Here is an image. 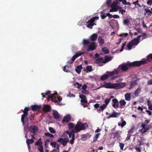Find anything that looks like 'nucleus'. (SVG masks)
<instances>
[{"label":"nucleus","mask_w":152,"mask_h":152,"mask_svg":"<svg viewBox=\"0 0 152 152\" xmlns=\"http://www.w3.org/2000/svg\"><path fill=\"white\" fill-rule=\"evenodd\" d=\"M126 86L125 83L121 82L119 83H111L104 82L103 84L97 89L100 88L104 87L107 88H113L115 89H120Z\"/></svg>","instance_id":"1"},{"label":"nucleus","mask_w":152,"mask_h":152,"mask_svg":"<svg viewBox=\"0 0 152 152\" xmlns=\"http://www.w3.org/2000/svg\"><path fill=\"white\" fill-rule=\"evenodd\" d=\"M88 126V125L86 123H82L81 120H80L77 122L76 125L72 129V132L74 133H77L81 130L86 129Z\"/></svg>","instance_id":"2"},{"label":"nucleus","mask_w":152,"mask_h":152,"mask_svg":"<svg viewBox=\"0 0 152 152\" xmlns=\"http://www.w3.org/2000/svg\"><path fill=\"white\" fill-rule=\"evenodd\" d=\"M141 36L143 37L144 38H146V34H143L142 36L141 35H139L137 38L133 39L127 44V48H126V49L130 50L132 48H134L139 43L140 38Z\"/></svg>","instance_id":"3"},{"label":"nucleus","mask_w":152,"mask_h":152,"mask_svg":"<svg viewBox=\"0 0 152 152\" xmlns=\"http://www.w3.org/2000/svg\"><path fill=\"white\" fill-rule=\"evenodd\" d=\"M51 99L53 102L56 103L57 104H61V101L62 100V97L59 96L57 93H55L54 94H52L51 95H49L48 98V100H49Z\"/></svg>","instance_id":"4"},{"label":"nucleus","mask_w":152,"mask_h":152,"mask_svg":"<svg viewBox=\"0 0 152 152\" xmlns=\"http://www.w3.org/2000/svg\"><path fill=\"white\" fill-rule=\"evenodd\" d=\"M129 63V62H127L126 63L121 64L118 66L116 69L118 74L121 72L126 71L130 67L128 64Z\"/></svg>","instance_id":"5"},{"label":"nucleus","mask_w":152,"mask_h":152,"mask_svg":"<svg viewBox=\"0 0 152 152\" xmlns=\"http://www.w3.org/2000/svg\"><path fill=\"white\" fill-rule=\"evenodd\" d=\"M99 17L98 16H96L92 18L91 19H90L88 22H86V23H88L87 25V27L90 28H92V26L96 24L94 23V22L96 20H98L99 19Z\"/></svg>","instance_id":"6"},{"label":"nucleus","mask_w":152,"mask_h":152,"mask_svg":"<svg viewBox=\"0 0 152 152\" xmlns=\"http://www.w3.org/2000/svg\"><path fill=\"white\" fill-rule=\"evenodd\" d=\"M69 141V139L67 138H58L57 142H60L61 144H62L64 146H66L67 143Z\"/></svg>","instance_id":"7"},{"label":"nucleus","mask_w":152,"mask_h":152,"mask_svg":"<svg viewBox=\"0 0 152 152\" xmlns=\"http://www.w3.org/2000/svg\"><path fill=\"white\" fill-rule=\"evenodd\" d=\"M29 110V108L26 107L25 108L24 110L23 111L24 114L22 115L21 116V122L22 123L23 125H24V120L25 117L27 115V112Z\"/></svg>","instance_id":"8"},{"label":"nucleus","mask_w":152,"mask_h":152,"mask_svg":"<svg viewBox=\"0 0 152 152\" xmlns=\"http://www.w3.org/2000/svg\"><path fill=\"white\" fill-rule=\"evenodd\" d=\"M29 130L30 132L35 134L38 132V128L34 125H31L29 128Z\"/></svg>","instance_id":"9"},{"label":"nucleus","mask_w":152,"mask_h":152,"mask_svg":"<svg viewBox=\"0 0 152 152\" xmlns=\"http://www.w3.org/2000/svg\"><path fill=\"white\" fill-rule=\"evenodd\" d=\"M79 97L81 99V104L84 107H86V105L84 104L85 103H87L86 96L83 94H80L79 95Z\"/></svg>","instance_id":"10"},{"label":"nucleus","mask_w":152,"mask_h":152,"mask_svg":"<svg viewBox=\"0 0 152 152\" xmlns=\"http://www.w3.org/2000/svg\"><path fill=\"white\" fill-rule=\"evenodd\" d=\"M118 4V1H114L111 5V7L113 8V9L114 10V11H117L118 9L122 8L121 7H119L117 5Z\"/></svg>","instance_id":"11"},{"label":"nucleus","mask_w":152,"mask_h":152,"mask_svg":"<svg viewBox=\"0 0 152 152\" xmlns=\"http://www.w3.org/2000/svg\"><path fill=\"white\" fill-rule=\"evenodd\" d=\"M141 126L142 127V128L140 130V132L142 133H144L146 132L149 128V126H146V125L144 124H142Z\"/></svg>","instance_id":"12"},{"label":"nucleus","mask_w":152,"mask_h":152,"mask_svg":"<svg viewBox=\"0 0 152 152\" xmlns=\"http://www.w3.org/2000/svg\"><path fill=\"white\" fill-rule=\"evenodd\" d=\"M97 46L96 44L94 42H93L91 43L90 45L89 46V48L87 49V50L88 51H90L91 50H95Z\"/></svg>","instance_id":"13"},{"label":"nucleus","mask_w":152,"mask_h":152,"mask_svg":"<svg viewBox=\"0 0 152 152\" xmlns=\"http://www.w3.org/2000/svg\"><path fill=\"white\" fill-rule=\"evenodd\" d=\"M83 54V53L78 52L74 56H73L72 58V60L68 62L69 63H72L74 61L75 59L76 58L81 55Z\"/></svg>","instance_id":"14"},{"label":"nucleus","mask_w":152,"mask_h":152,"mask_svg":"<svg viewBox=\"0 0 152 152\" xmlns=\"http://www.w3.org/2000/svg\"><path fill=\"white\" fill-rule=\"evenodd\" d=\"M128 64L131 67L134 66H139L141 65L140 61H135L133 62H129Z\"/></svg>","instance_id":"15"},{"label":"nucleus","mask_w":152,"mask_h":152,"mask_svg":"<svg viewBox=\"0 0 152 152\" xmlns=\"http://www.w3.org/2000/svg\"><path fill=\"white\" fill-rule=\"evenodd\" d=\"M106 73L107 74L108 77H111L115 75H116L118 74L116 69L111 72L107 71L106 72Z\"/></svg>","instance_id":"16"},{"label":"nucleus","mask_w":152,"mask_h":152,"mask_svg":"<svg viewBox=\"0 0 152 152\" xmlns=\"http://www.w3.org/2000/svg\"><path fill=\"white\" fill-rule=\"evenodd\" d=\"M113 107L117 109L118 107L119 104L118 101L116 99H114L112 100Z\"/></svg>","instance_id":"17"},{"label":"nucleus","mask_w":152,"mask_h":152,"mask_svg":"<svg viewBox=\"0 0 152 152\" xmlns=\"http://www.w3.org/2000/svg\"><path fill=\"white\" fill-rule=\"evenodd\" d=\"M104 59L102 58H98L96 59L95 62L97 64L99 65L100 66H103V64H104Z\"/></svg>","instance_id":"18"},{"label":"nucleus","mask_w":152,"mask_h":152,"mask_svg":"<svg viewBox=\"0 0 152 152\" xmlns=\"http://www.w3.org/2000/svg\"><path fill=\"white\" fill-rule=\"evenodd\" d=\"M71 118V115H67L64 117V119L62 120V123L64 122H67L70 121Z\"/></svg>","instance_id":"19"},{"label":"nucleus","mask_w":152,"mask_h":152,"mask_svg":"<svg viewBox=\"0 0 152 152\" xmlns=\"http://www.w3.org/2000/svg\"><path fill=\"white\" fill-rule=\"evenodd\" d=\"M53 114L54 118L57 120L59 121L60 116L58 114V112L54 110Z\"/></svg>","instance_id":"20"},{"label":"nucleus","mask_w":152,"mask_h":152,"mask_svg":"<svg viewBox=\"0 0 152 152\" xmlns=\"http://www.w3.org/2000/svg\"><path fill=\"white\" fill-rule=\"evenodd\" d=\"M120 114L119 113H116L115 112H113L111 114H110L109 118H116Z\"/></svg>","instance_id":"21"},{"label":"nucleus","mask_w":152,"mask_h":152,"mask_svg":"<svg viewBox=\"0 0 152 152\" xmlns=\"http://www.w3.org/2000/svg\"><path fill=\"white\" fill-rule=\"evenodd\" d=\"M82 69V66L81 65H80L77 66L75 69V70L76 72L78 74L80 73L81 70Z\"/></svg>","instance_id":"22"},{"label":"nucleus","mask_w":152,"mask_h":152,"mask_svg":"<svg viewBox=\"0 0 152 152\" xmlns=\"http://www.w3.org/2000/svg\"><path fill=\"white\" fill-rule=\"evenodd\" d=\"M98 41L100 44V46H102V45L104 43V40L103 38L101 37H99L98 38Z\"/></svg>","instance_id":"23"},{"label":"nucleus","mask_w":152,"mask_h":152,"mask_svg":"<svg viewBox=\"0 0 152 152\" xmlns=\"http://www.w3.org/2000/svg\"><path fill=\"white\" fill-rule=\"evenodd\" d=\"M51 107L48 105H46L44 106L43 107V110L45 112H48L50 110Z\"/></svg>","instance_id":"24"},{"label":"nucleus","mask_w":152,"mask_h":152,"mask_svg":"<svg viewBox=\"0 0 152 152\" xmlns=\"http://www.w3.org/2000/svg\"><path fill=\"white\" fill-rule=\"evenodd\" d=\"M119 104L121 108H124L126 104V102L124 100H122L119 101Z\"/></svg>","instance_id":"25"},{"label":"nucleus","mask_w":152,"mask_h":152,"mask_svg":"<svg viewBox=\"0 0 152 152\" xmlns=\"http://www.w3.org/2000/svg\"><path fill=\"white\" fill-rule=\"evenodd\" d=\"M121 123H118V125L119 126H121V127H123L126 124V122L124 120L123 118H122L121 119Z\"/></svg>","instance_id":"26"},{"label":"nucleus","mask_w":152,"mask_h":152,"mask_svg":"<svg viewBox=\"0 0 152 152\" xmlns=\"http://www.w3.org/2000/svg\"><path fill=\"white\" fill-rule=\"evenodd\" d=\"M40 107L39 106L34 105L31 107V110L34 111H36L39 110L40 109Z\"/></svg>","instance_id":"27"},{"label":"nucleus","mask_w":152,"mask_h":152,"mask_svg":"<svg viewBox=\"0 0 152 152\" xmlns=\"http://www.w3.org/2000/svg\"><path fill=\"white\" fill-rule=\"evenodd\" d=\"M112 58L111 57L106 56L105 57L104 59V64H105L108 62L111 61Z\"/></svg>","instance_id":"28"},{"label":"nucleus","mask_w":152,"mask_h":152,"mask_svg":"<svg viewBox=\"0 0 152 152\" xmlns=\"http://www.w3.org/2000/svg\"><path fill=\"white\" fill-rule=\"evenodd\" d=\"M137 84V82L136 80H135L132 82L130 84V86L129 87V89H131L134 86L136 85Z\"/></svg>","instance_id":"29"},{"label":"nucleus","mask_w":152,"mask_h":152,"mask_svg":"<svg viewBox=\"0 0 152 152\" xmlns=\"http://www.w3.org/2000/svg\"><path fill=\"white\" fill-rule=\"evenodd\" d=\"M125 99L126 101H129L131 99V94L127 93L125 95Z\"/></svg>","instance_id":"30"},{"label":"nucleus","mask_w":152,"mask_h":152,"mask_svg":"<svg viewBox=\"0 0 152 152\" xmlns=\"http://www.w3.org/2000/svg\"><path fill=\"white\" fill-rule=\"evenodd\" d=\"M97 37L98 35L97 34H94L91 36V39L92 41H94L97 39Z\"/></svg>","instance_id":"31"},{"label":"nucleus","mask_w":152,"mask_h":152,"mask_svg":"<svg viewBox=\"0 0 152 152\" xmlns=\"http://www.w3.org/2000/svg\"><path fill=\"white\" fill-rule=\"evenodd\" d=\"M114 134L113 139H118L119 136V132L118 131H116L114 133Z\"/></svg>","instance_id":"32"},{"label":"nucleus","mask_w":152,"mask_h":152,"mask_svg":"<svg viewBox=\"0 0 152 152\" xmlns=\"http://www.w3.org/2000/svg\"><path fill=\"white\" fill-rule=\"evenodd\" d=\"M108 78V77L107 73L103 75L100 78V79L102 80H104Z\"/></svg>","instance_id":"33"},{"label":"nucleus","mask_w":152,"mask_h":152,"mask_svg":"<svg viewBox=\"0 0 152 152\" xmlns=\"http://www.w3.org/2000/svg\"><path fill=\"white\" fill-rule=\"evenodd\" d=\"M147 104L148 109L150 110H152V104L151 101L149 100L148 101Z\"/></svg>","instance_id":"34"},{"label":"nucleus","mask_w":152,"mask_h":152,"mask_svg":"<svg viewBox=\"0 0 152 152\" xmlns=\"http://www.w3.org/2000/svg\"><path fill=\"white\" fill-rule=\"evenodd\" d=\"M141 89L140 87L137 89L134 92V94L135 96H137L138 94L141 91Z\"/></svg>","instance_id":"35"},{"label":"nucleus","mask_w":152,"mask_h":152,"mask_svg":"<svg viewBox=\"0 0 152 152\" xmlns=\"http://www.w3.org/2000/svg\"><path fill=\"white\" fill-rule=\"evenodd\" d=\"M145 12L144 13L145 15H146L145 13L148 15H151L152 14V12L151 10H150L148 8H145Z\"/></svg>","instance_id":"36"},{"label":"nucleus","mask_w":152,"mask_h":152,"mask_svg":"<svg viewBox=\"0 0 152 152\" xmlns=\"http://www.w3.org/2000/svg\"><path fill=\"white\" fill-rule=\"evenodd\" d=\"M148 61V59H145V58L142 59L141 61H140L141 64H145L147 63L148 61Z\"/></svg>","instance_id":"37"},{"label":"nucleus","mask_w":152,"mask_h":152,"mask_svg":"<svg viewBox=\"0 0 152 152\" xmlns=\"http://www.w3.org/2000/svg\"><path fill=\"white\" fill-rule=\"evenodd\" d=\"M66 133L68 134L70 138H72L73 135L75 136L74 134L75 133L73 132H72H72H69V131H66Z\"/></svg>","instance_id":"38"},{"label":"nucleus","mask_w":152,"mask_h":152,"mask_svg":"<svg viewBox=\"0 0 152 152\" xmlns=\"http://www.w3.org/2000/svg\"><path fill=\"white\" fill-rule=\"evenodd\" d=\"M93 70L91 66H88L86 67V72L88 73L91 72Z\"/></svg>","instance_id":"39"},{"label":"nucleus","mask_w":152,"mask_h":152,"mask_svg":"<svg viewBox=\"0 0 152 152\" xmlns=\"http://www.w3.org/2000/svg\"><path fill=\"white\" fill-rule=\"evenodd\" d=\"M34 142V140L32 139H27L26 141V142L27 145H30L32 144Z\"/></svg>","instance_id":"40"},{"label":"nucleus","mask_w":152,"mask_h":152,"mask_svg":"<svg viewBox=\"0 0 152 152\" xmlns=\"http://www.w3.org/2000/svg\"><path fill=\"white\" fill-rule=\"evenodd\" d=\"M83 43L84 45H89L90 42V40L88 39H84Z\"/></svg>","instance_id":"41"},{"label":"nucleus","mask_w":152,"mask_h":152,"mask_svg":"<svg viewBox=\"0 0 152 152\" xmlns=\"http://www.w3.org/2000/svg\"><path fill=\"white\" fill-rule=\"evenodd\" d=\"M102 51L104 54H107L109 52L107 49L106 47L102 48Z\"/></svg>","instance_id":"42"},{"label":"nucleus","mask_w":152,"mask_h":152,"mask_svg":"<svg viewBox=\"0 0 152 152\" xmlns=\"http://www.w3.org/2000/svg\"><path fill=\"white\" fill-rule=\"evenodd\" d=\"M100 134V133H98L95 135V136L94 137V140L93 142L96 141L98 139L99 136Z\"/></svg>","instance_id":"43"},{"label":"nucleus","mask_w":152,"mask_h":152,"mask_svg":"<svg viewBox=\"0 0 152 152\" xmlns=\"http://www.w3.org/2000/svg\"><path fill=\"white\" fill-rule=\"evenodd\" d=\"M129 22V20L128 18L124 19L123 20V23L125 25L128 26Z\"/></svg>","instance_id":"44"},{"label":"nucleus","mask_w":152,"mask_h":152,"mask_svg":"<svg viewBox=\"0 0 152 152\" xmlns=\"http://www.w3.org/2000/svg\"><path fill=\"white\" fill-rule=\"evenodd\" d=\"M111 100V98H110V99H107H107H106L104 100V103H105V104H104L105 105H106V106H107V105L109 103V102H110V101Z\"/></svg>","instance_id":"45"},{"label":"nucleus","mask_w":152,"mask_h":152,"mask_svg":"<svg viewBox=\"0 0 152 152\" xmlns=\"http://www.w3.org/2000/svg\"><path fill=\"white\" fill-rule=\"evenodd\" d=\"M69 67L67 66H64L63 70L64 71L66 72H69L70 70L69 69Z\"/></svg>","instance_id":"46"},{"label":"nucleus","mask_w":152,"mask_h":152,"mask_svg":"<svg viewBox=\"0 0 152 152\" xmlns=\"http://www.w3.org/2000/svg\"><path fill=\"white\" fill-rule=\"evenodd\" d=\"M45 134L46 136L50 138H53L54 137V136L53 134H50L49 132H45Z\"/></svg>","instance_id":"47"},{"label":"nucleus","mask_w":152,"mask_h":152,"mask_svg":"<svg viewBox=\"0 0 152 152\" xmlns=\"http://www.w3.org/2000/svg\"><path fill=\"white\" fill-rule=\"evenodd\" d=\"M49 131L52 133H54L56 132V131L54 128L51 127H49Z\"/></svg>","instance_id":"48"},{"label":"nucleus","mask_w":152,"mask_h":152,"mask_svg":"<svg viewBox=\"0 0 152 152\" xmlns=\"http://www.w3.org/2000/svg\"><path fill=\"white\" fill-rule=\"evenodd\" d=\"M107 106L105 105L104 104H103L100 107V109H99V110H103L104 109L107 107Z\"/></svg>","instance_id":"49"},{"label":"nucleus","mask_w":152,"mask_h":152,"mask_svg":"<svg viewBox=\"0 0 152 152\" xmlns=\"http://www.w3.org/2000/svg\"><path fill=\"white\" fill-rule=\"evenodd\" d=\"M101 15L102 19H104L107 16L106 15L105 13L102 12H101Z\"/></svg>","instance_id":"50"},{"label":"nucleus","mask_w":152,"mask_h":152,"mask_svg":"<svg viewBox=\"0 0 152 152\" xmlns=\"http://www.w3.org/2000/svg\"><path fill=\"white\" fill-rule=\"evenodd\" d=\"M75 139V136H74V135H73L72 137V139L70 140V143L72 145L73 144L74 142V140Z\"/></svg>","instance_id":"51"},{"label":"nucleus","mask_w":152,"mask_h":152,"mask_svg":"<svg viewBox=\"0 0 152 152\" xmlns=\"http://www.w3.org/2000/svg\"><path fill=\"white\" fill-rule=\"evenodd\" d=\"M126 42H125L122 44L121 48L120 50V52H122L124 48L126 45Z\"/></svg>","instance_id":"52"},{"label":"nucleus","mask_w":152,"mask_h":152,"mask_svg":"<svg viewBox=\"0 0 152 152\" xmlns=\"http://www.w3.org/2000/svg\"><path fill=\"white\" fill-rule=\"evenodd\" d=\"M124 144L123 143H122L121 142L119 143V146L120 148L121 149L123 150V148L124 146Z\"/></svg>","instance_id":"53"},{"label":"nucleus","mask_w":152,"mask_h":152,"mask_svg":"<svg viewBox=\"0 0 152 152\" xmlns=\"http://www.w3.org/2000/svg\"><path fill=\"white\" fill-rule=\"evenodd\" d=\"M74 125L72 123L69 124L68 125V128L69 129L73 128L74 127Z\"/></svg>","instance_id":"54"},{"label":"nucleus","mask_w":152,"mask_h":152,"mask_svg":"<svg viewBox=\"0 0 152 152\" xmlns=\"http://www.w3.org/2000/svg\"><path fill=\"white\" fill-rule=\"evenodd\" d=\"M38 148L40 152H43V147L41 145H39Z\"/></svg>","instance_id":"55"},{"label":"nucleus","mask_w":152,"mask_h":152,"mask_svg":"<svg viewBox=\"0 0 152 152\" xmlns=\"http://www.w3.org/2000/svg\"><path fill=\"white\" fill-rule=\"evenodd\" d=\"M128 34L127 33H123L121 34H120L119 35V36L120 37H123L124 36L125 37H126L128 36Z\"/></svg>","instance_id":"56"},{"label":"nucleus","mask_w":152,"mask_h":152,"mask_svg":"<svg viewBox=\"0 0 152 152\" xmlns=\"http://www.w3.org/2000/svg\"><path fill=\"white\" fill-rule=\"evenodd\" d=\"M147 58L148 59V61H150V59L152 60V54H151L148 55Z\"/></svg>","instance_id":"57"},{"label":"nucleus","mask_w":152,"mask_h":152,"mask_svg":"<svg viewBox=\"0 0 152 152\" xmlns=\"http://www.w3.org/2000/svg\"><path fill=\"white\" fill-rule=\"evenodd\" d=\"M75 85L78 86L77 87L78 88H80L82 86V85L81 84H80L79 83L77 82L75 83Z\"/></svg>","instance_id":"58"},{"label":"nucleus","mask_w":152,"mask_h":152,"mask_svg":"<svg viewBox=\"0 0 152 152\" xmlns=\"http://www.w3.org/2000/svg\"><path fill=\"white\" fill-rule=\"evenodd\" d=\"M133 128L131 129L128 132V134H130L131 135L133 133Z\"/></svg>","instance_id":"59"},{"label":"nucleus","mask_w":152,"mask_h":152,"mask_svg":"<svg viewBox=\"0 0 152 152\" xmlns=\"http://www.w3.org/2000/svg\"><path fill=\"white\" fill-rule=\"evenodd\" d=\"M131 136V135L130 134H128L127 137L126 139V140L128 141V140H129L130 139Z\"/></svg>","instance_id":"60"},{"label":"nucleus","mask_w":152,"mask_h":152,"mask_svg":"<svg viewBox=\"0 0 152 152\" xmlns=\"http://www.w3.org/2000/svg\"><path fill=\"white\" fill-rule=\"evenodd\" d=\"M121 77L120 75H118V76H115L113 77H112L111 79L112 80H115V79H117V78H118L119 77Z\"/></svg>","instance_id":"61"},{"label":"nucleus","mask_w":152,"mask_h":152,"mask_svg":"<svg viewBox=\"0 0 152 152\" xmlns=\"http://www.w3.org/2000/svg\"><path fill=\"white\" fill-rule=\"evenodd\" d=\"M147 3L148 5H151L152 4V0H148L147 2Z\"/></svg>","instance_id":"62"},{"label":"nucleus","mask_w":152,"mask_h":152,"mask_svg":"<svg viewBox=\"0 0 152 152\" xmlns=\"http://www.w3.org/2000/svg\"><path fill=\"white\" fill-rule=\"evenodd\" d=\"M120 2H122L123 4L126 5V0H119Z\"/></svg>","instance_id":"63"},{"label":"nucleus","mask_w":152,"mask_h":152,"mask_svg":"<svg viewBox=\"0 0 152 152\" xmlns=\"http://www.w3.org/2000/svg\"><path fill=\"white\" fill-rule=\"evenodd\" d=\"M148 85H151L152 84V79H151L150 80H149L148 81Z\"/></svg>","instance_id":"64"}]
</instances>
